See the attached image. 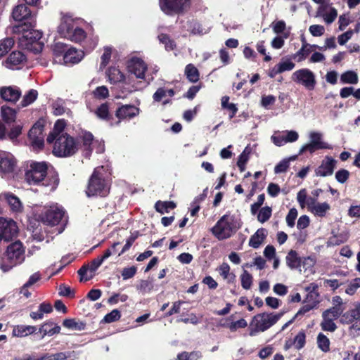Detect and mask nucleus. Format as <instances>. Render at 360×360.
I'll use <instances>...</instances> for the list:
<instances>
[{
    "instance_id": "f257e3e1",
    "label": "nucleus",
    "mask_w": 360,
    "mask_h": 360,
    "mask_svg": "<svg viewBox=\"0 0 360 360\" xmlns=\"http://www.w3.org/2000/svg\"><path fill=\"white\" fill-rule=\"evenodd\" d=\"M9 30L13 34L20 36L18 39L25 49L35 53L42 51L44 47V43L41 41L42 32L34 29L32 24H15L10 27Z\"/></svg>"
},
{
    "instance_id": "f03ea898",
    "label": "nucleus",
    "mask_w": 360,
    "mask_h": 360,
    "mask_svg": "<svg viewBox=\"0 0 360 360\" xmlns=\"http://www.w3.org/2000/svg\"><path fill=\"white\" fill-rule=\"evenodd\" d=\"M48 164L46 162L28 161L25 170V178L26 181L30 185H37L42 183L43 186H50L51 190H54L58 184V179L52 176L49 179V182L44 181L47 175Z\"/></svg>"
},
{
    "instance_id": "7ed1b4c3",
    "label": "nucleus",
    "mask_w": 360,
    "mask_h": 360,
    "mask_svg": "<svg viewBox=\"0 0 360 360\" xmlns=\"http://www.w3.org/2000/svg\"><path fill=\"white\" fill-rule=\"evenodd\" d=\"M25 248L20 241L9 245L6 252L0 259V269L4 272L10 271L13 266L25 260Z\"/></svg>"
},
{
    "instance_id": "20e7f679",
    "label": "nucleus",
    "mask_w": 360,
    "mask_h": 360,
    "mask_svg": "<svg viewBox=\"0 0 360 360\" xmlns=\"http://www.w3.org/2000/svg\"><path fill=\"white\" fill-rule=\"evenodd\" d=\"M107 172L105 168H96L89 181L86 194L88 196H105L109 192V187L105 181Z\"/></svg>"
},
{
    "instance_id": "39448f33",
    "label": "nucleus",
    "mask_w": 360,
    "mask_h": 360,
    "mask_svg": "<svg viewBox=\"0 0 360 360\" xmlns=\"http://www.w3.org/2000/svg\"><path fill=\"white\" fill-rule=\"evenodd\" d=\"M240 224L235 217L224 214L211 229L212 234L219 240L230 238L238 229Z\"/></svg>"
},
{
    "instance_id": "423d86ee",
    "label": "nucleus",
    "mask_w": 360,
    "mask_h": 360,
    "mask_svg": "<svg viewBox=\"0 0 360 360\" xmlns=\"http://www.w3.org/2000/svg\"><path fill=\"white\" fill-rule=\"evenodd\" d=\"M283 313H261L255 315L250 323V335L255 336L259 332H264L282 317Z\"/></svg>"
},
{
    "instance_id": "0eeeda50",
    "label": "nucleus",
    "mask_w": 360,
    "mask_h": 360,
    "mask_svg": "<svg viewBox=\"0 0 360 360\" xmlns=\"http://www.w3.org/2000/svg\"><path fill=\"white\" fill-rule=\"evenodd\" d=\"M53 153L58 157L71 156L77 150L75 139L68 134H62L54 141Z\"/></svg>"
},
{
    "instance_id": "6e6552de",
    "label": "nucleus",
    "mask_w": 360,
    "mask_h": 360,
    "mask_svg": "<svg viewBox=\"0 0 360 360\" xmlns=\"http://www.w3.org/2000/svg\"><path fill=\"white\" fill-rule=\"evenodd\" d=\"M39 218L44 224L51 226H56L60 222H62L63 224L67 222L64 209L58 205H52L46 207Z\"/></svg>"
},
{
    "instance_id": "1a4fd4ad",
    "label": "nucleus",
    "mask_w": 360,
    "mask_h": 360,
    "mask_svg": "<svg viewBox=\"0 0 360 360\" xmlns=\"http://www.w3.org/2000/svg\"><path fill=\"white\" fill-rule=\"evenodd\" d=\"M310 142L301 147L299 155L309 151L310 153H314L320 149H333V146L323 141V134L321 132L312 131L309 133Z\"/></svg>"
},
{
    "instance_id": "9d476101",
    "label": "nucleus",
    "mask_w": 360,
    "mask_h": 360,
    "mask_svg": "<svg viewBox=\"0 0 360 360\" xmlns=\"http://www.w3.org/2000/svg\"><path fill=\"white\" fill-rule=\"evenodd\" d=\"M58 30L61 37L76 43H81L87 37L86 32L75 24H60Z\"/></svg>"
},
{
    "instance_id": "9b49d317",
    "label": "nucleus",
    "mask_w": 360,
    "mask_h": 360,
    "mask_svg": "<svg viewBox=\"0 0 360 360\" xmlns=\"http://www.w3.org/2000/svg\"><path fill=\"white\" fill-rule=\"evenodd\" d=\"M291 78L296 84L303 86L309 91L314 89L316 84L315 74L308 68L295 71Z\"/></svg>"
},
{
    "instance_id": "f8f14e48",
    "label": "nucleus",
    "mask_w": 360,
    "mask_h": 360,
    "mask_svg": "<svg viewBox=\"0 0 360 360\" xmlns=\"http://www.w3.org/2000/svg\"><path fill=\"white\" fill-rule=\"evenodd\" d=\"M190 0H160L161 10L167 15H175L189 6Z\"/></svg>"
},
{
    "instance_id": "ddd939ff",
    "label": "nucleus",
    "mask_w": 360,
    "mask_h": 360,
    "mask_svg": "<svg viewBox=\"0 0 360 360\" xmlns=\"http://www.w3.org/2000/svg\"><path fill=\"white\" fill-rule=\"evenodd\" d=\"M82 141L83 146L85 150V155L89 157L92 150L96 148L97 153H101L104 151V143L103 141H94L92 134L88 131H82L79 135Z\"/></svg>"
},
{
    "instance_id": "4468645a",
    "label": "nucleus",
    "mask_w": 360,
    "mask_h": 360,
    "mask_svg": "<svg viewBox=\"0 0 360 360\" xmlns=\"http://www.w3.org/2000/svg\"><path fill=\"white\" fill-rule=\"evenodd\" d=\"M16 223L12 219L0 217V241H9L18 233Z\"/></svg>"
},
{
    "instance_id": "2eb2a0df",
    "label": "nucleus",
    "mask_w": 360,
    "mask_h": 360,
    "mask_svg": "<svg viewBox=\"0 0 360 360\" xmlns=\"http://www.w3.org/2000/svg\"><path fill=\"white\" fill-rule=\"evenodd\" d=\"M299 134L294 130H285L276 131L271 137L272 142L276 146H282L288 143H292L297 141Z\"/></svg>"
},
{
    "instance_id": "dca6fc26",
    "label": "nucleus",
    "mask_w": 360,
    "mask_h": 360,
    "mask_svg": "<svg viewBox=\"0 0 360 360\" xmlns=\"http://www.w3.org/2000/svg\"><path fill=\"white\" fill-rule=\"evenodd\" d=\"M338 161L331 156H326L314 172L316 176L326 177L333 175Z\"/></svg>"
},
{
    "instance_id": "f3484780",
    "label": "nucleus",
    "mask_w": 360,
    "mask_h": 360,
    "mask_svg": "<svg viewBox=\"0 0 360 360\" xmlns=\"http://www.w3.org/2000/svg\"><path fill=\"white\" fill-rule=\"evenodd\" d=\"M102 263L103 262L101 260L100 257H98L87 265L82 266L78 270V274L80 276V281H87L91 279L94 276L95 271L102 264Z\"/></svg>"
},
{
    "instance_id": "a211bd4d",
    "label": "nucleus",
    "mask_w": 360,
    "mask_h": 360,
    "mask_svg": "<svg viewBox=\"0 0 360 360\" xmlns=\"http://www.w3.org/2000/svg\"><path fill=\"white\" fill-rule=\"evenodd\" d=\"M11 16L16 22L34 20V14L32 13L30 8L25 4H19L13 8Z\"/></svg>"
},
{
    "instance_id": "6ab92c4d",
    "label": "nucleus",
    "mask_w": 360,
    "mask_h": 360,
    "mask_svg": "<svg viewBox=\"0 0 360 360\" xmlns=\"http://www.w3.org/2000/svg\"><path fill=\"white\" fill-rule=\"evenodd\" d=\"M28 137L34 150H39L44 146L43 127L34 124L30 130Z\"/></svg>"
},
{
    "instance_id": "aec40b11",
    "label": "nucleus",
    "mask_w": 360,
    "mask_h": 360,
    "mask_svg": "<svg viewBox=\"0 0 360 360\" xmlns=\"http://www.w3.org/2000/svg\"><path fill=\"white\" fill-rule=\"evenodd\" d=\"M332 307L325 310L323 314L330 316L332 319H338L345 309V305L341 297L336 295L332 297L331 300Z\"/></svg>"
},
{
    "instance_id": "412c9836",
    "label": "nucleus",
    "mask_w": 360,
    "mask_h": 360,
    "mask_svg": "<svg viewBox=\"0 0 360 360\" xmlns=\"http://www.w3.org/2000/svg\"><path fill=\"white\" fill-rule=\"evenodd\" d=\"M127 69L130 73L134 74L137 78L144 79L147 66L141 59L132 58L127 62Z\"/></svg>"
},
{
    "instance_id": "4be33fe9",
    "label": "nucleus",
    "mask_w": 360,
    "mask_h": 360,
    "mask_svg": "<svg viewBox=\"0 0 360 360\" xmlns=\"http://www.w3.org/2000/svg\"><path fill=\"white\" fill-rule=\"evenodd\" d=\"M84 56V53L83 51L70 48L65 52L63 58L58 59V63L71 65L79 63Z\"/></svg>"
},
{
    "instance_id": "5701e85b",
    "label": "nucleus",
    "mask_w": 360,
    "mask_h": 360,
    "mask_svg": "<svg viewBox=\"0 0 360 360\" xmlns=\"http://www.w3.org/2000/svg\"><path fill=\"white\" fill-rule=\"evenodd\" d=\"M337 10L330 4L328 3L319 4L316 16L321 17L325 22H333L337 18Z\"/></svg>"
},
{
    "instance_id": "b1692460",
    "label": "nucleus",
    "mask_w": 360,
    "mask_h": 360,
    "mask_svg": "<svg viewBox=\"0 0 360 360\" xmlns=\"http://www.w3.org/2000/svg\"><path fill=\"white\" fill-rule=\"evenodd\" d=\"M16 161L13 155L10 153H0V172L2 174H11L14 171Z\"/></svg>"
},
{
    "instance_id": "393cba45",
    "label": "nucleus",
    "mask_w": 360,
    "mask_h": 360,
    "mask_svg": "<svg viewBox=\"0 0 360 360\" xmlns=\"http://www.w3.org/2000/svg\"><path fill=\"white\" fill-rule=\"evenodd\" d=\"M140 109L133 105H123L116 111V117L119 120H130L139 114Z\"/></svg>"
},
{
    "instance_id": "a878e982",
    "label": "nucleus",
    "mask_w": 360,
    "mask_h": 360,
    "mask_svg": "<svg viewBox=\"0 0 360 360\" xmlns=\"http://www.w3.org/2000/svg\"><path fill=\"white\" fill-rule=\"evenodd\" d=\"M20 95L21 92L16 86H4L0 89V96L6 101L15 103Z\"/></svg>"
},
{
    "instance_id": "bb28decb",
    "label": "nucleus",
    "mask_w": 360,
    "mask_h": 360,
    "mask_svg": "<svg viewBox=\"0 0 360 360\" xmlns=\"http://www.w3.org/2000/svg\"><path fill=\"white\" fill-rule=\"evenodd\" d=\"M25 60V56L20 51L12 52L6 61V66L10 69H18Z\"/></svg>"
},
{
    "instance_id": "cd10ccee",
    "label": "nucleus",
    "mask_w": 360,
    "mask_h": 360,
    "mask_svg": "<svg viewBox=\"0 0 360 360\" xmlns=\"http://www.w3.org/2000/svg\"><path fill=\"white\" fill-rule=\"evenodd\" d=\"M37 328L33 326L17 325L14 326L12 330V335L18 338H24L34 333Z\"/></svg>"
},
{
    "instance_id": "c85d7f7f",
    "label": "nucleus",
    "mask_w": 360,
    "mask_h": 360,
    "mask_svg": "<svg viewBox=\"0 0 360 360\" xmlns=\"http://www.w3.org/2000/svg\"><path fill=\"white\" fill-rule=\"evenodd\" d=\"M65 127V122L64 120H58L54 124L52 131L48 136L47 142L51 143L62 134H65L63 131Z\"/></svg>"
},
{
    "instance_id": "c756f323",
    "label": "nucleus",
    "mask_w": 360,
    "mask_h": 360,
    "mask_svg": "<svg viewBox=\"0 0 360 360\" xmlns=\"http://www.w3.org/2000/svg\"><path fill=\"white\" fill-rule=\"evenodd\" d=\"M39 331L42 333V338L46 335L52 336L58 334L60 331V327L58 325H54L52 321H46L41 325Z\"/></svg>"
},
{
    "instance_id": "7c9ffc66",
    "label": "nucleus",
    "mask_w": 360,
    "mask_h": 360,
    "mask_svg": "<svg viewBox=\"0 0 360 360\" xmlns=\"http://www.w3.org/2000/svg\"><path fill=\"white\" fill-rule=\"evenodd\" d=\"M267 234L265 229H259L254 235H252L249 241V245L253 248H258L263 243Z\"/></svg>"
},
{
    "instance_id": "2f4dec72",
    "label": "nucleus",
    "mask_w": 360,
    "mask_h": 360,
    "mask_svg": "<svg viewBox=\"0 0 360 360\" xmlns=\"http://www.w3.org/2000/svg\"><path fill=\"white\" fill-rule=\"evenodd\" d=\"M231 268L227 263H223L218 269L220 276L226 280L229 283H233L236 281V275L234 273L231 272Z\"/></svg>"
},
{
    "instance_id": "473e14b6",
    "label": "nucleus",
    "mask_w": 360,
    "mask_h": 360,
    "mask_svg": "<svg viewBox=\"0 0 360 360\" xmlns=\"http://www.w3.org/2000/svg\"><path fill=\"white\" fill-rule=\"evenodd\" d=\"M330 210V205L326 202H318L316 206H314L311 210V213H312L314 216L319 217H324L326 216L327 213Z\"/></svg>"
},
{
    "instance_id": "72a5a7b5",
    "label": "nucleus",
    "mask_w": 360,
    "mask_h": 360,
    "mask_svg": "<svg viewBox=\"0 0 360 360\" xmlns=\"http://www.w3.org/2000/svg\"><path fill=\"white\" fill-rule=\"evenodd\" d=\"M314 45H310L306 41H303L302 48L294 55V58L298 62L303 61L311 53Z\"/></svg>"
},
{
    "instance_id": "f704fd0d",
    "label": "nucleus",
    "mask_w": 360,
    "mask_h": 360,
    "mask_svg": "<svg viewBox=\"0 0 360 360\" xmlns=\"http://www.w3.org/2000/svg\"><path fill=\"white\" fill-rule=\"evenodd\" d=\"M108 77L111 83L116 84L124 79V74L117 68H110L108 71Z\"/></svg>"
},
{
    "instance_id": "c9c22d12",
    "label": "nucleus",
    "mask_w": 360,
    "mask_h": 360,
    "mask_svg": "<svg viewBox=\"0 0 360 360\" xmlns=\"http://www.w3.org/2000/svg\"><path fill=\"white\" fill-rule=\"evenodd\" d=\"M297 158V155H292L280 161L274 167V173L281 174L286 172L290 166V162L295 160Z\"/></svg>"
},
{
    "instance_id": "e433bc0d",
    "label": "nucleus",
    "mask_w": 360,
    "mask_h": 360,
    "mask_svg": "<svg viewBox=\"0 0 360 360\" xmlns=\"http://www.w3.org/2000/svg\"><path fill=\"white\" fill-rule=\"evenodd\" d=\"M323 321L321 323V326L323 330L333 332L336 330L337 326L334 321L336 319H332L330 316L322 314Z\"/></svg>"
},
{
    "instance_id": "4c0bfd02",
    "label": "nucleus",
    "mask_w": 360,
    "mask_h": 360,
    "mask_svg": "<svg viewBox=\"0 0 360 360\" xmlns=\"http://www.w3.org/2000/svg\"><path fill=\"white\" fill-rule=\"evenodd\" d=\"M185 75L191 82H197L200 78L199 71L193 64H188L186 66Z\"/></svg>"
},
{
    "instance_id": "58836bf2",
    "label": "nucleus",
    "mask_w": 360,
    "mask_h": 360,
    "mask_svg": "<svg viewBox=\"0 0 360 360\" xmlns=\"http://www.w3.org/2000/svg\"><path fill=\"white\" fill-rule=\"evenodd\" d=\"M6 200L13 211L18 212L22 209V206L20 200L13 194H5Z\"/></svg>"
},
{
    "instance_id": "ea45409f",
    "label": "nucleus",
    "mask_w": 360,
    "mask_h": 360,
    "mask_svg": "<svg viewBox=\"0 0 360 360\" xmlns=\"http://www.w3.org/2000/svg\"><path fill=\"white\" fill-rule=\"evenodd\" d=\"M286 264L290 269H296L300 266V258L295 250H290L286 256Z\"/></svg>"
},
{
    "instance_id": "a19ab883",
    "label": "nucleus",
    "mask_w": 360,
    "mask_h": 360,
    "mask_svg": "<svg viewBox=\"0 0 360 360\" xmlns=\"http://www.w3.org/2000/svg\"><path fill=\"white\" fill-rule=\"evenodd\" d=\"M340 81L342 84H356L358 83L359 78L355 72L349 70L341 75Z\"/></svg>"
},
{
    "instance_id": "79ce46f5",
    "label": "nucleus",
    "mask_w": 360,
    "mask_h": 360,
    "mask_svg": "<svg viewBox=\"0 0 360 360\" xmlns=\"http://www.w3.org/2000/svg\"><path fill=\"white\" fill-rule=\"evenodd\" d=\"M176 207V204L172 201H158L155 205V208L157 212L164 214L167 213L169 210H173Z\"/></svg>"
},
{
    "instance_id": "37998d69",
    "label": "nucleus",
    "mask_w": 360,
    "mask_h": 360,
    "mask_svg": "<svg viewBox=\"0 0 360 360\" xmlns=\"http://www.w3.org/2000/svg\"><path fill=\"white\" fill-rule=\"evenodd\" d=\"M174 95V91L172 89L158 88L153 96V98L155 102H160L166 96L172 97Z\"/></svg>"
},
{
    "instance_id": "c03bdc74",
    "label": "nucleus",
    "mask_w": 360,
    "mask_h": 360,
    "mask_svg": "<svg viewBox=\"0 0 360 360\" xmlns=\"http://www.w3.org/2000/svg\"><path fill=\"white\" fill-rule=\"evenodd\" d=\"M1 113L3 120L9 123L15 121L16 117L15 111L10 107L4 105L1 108Z\"/></svg>"
},
{
    "instance_id": "a18cd8bd",
    "label": "nucleus",
    "mask_w": 360,
    "mask_h": 360,
    "mask_svg": "<svg viewBox=\"0 0 360 360\" xmlns=\"http://www.w3.org/2000/svg\"><path fill=\"white\" fill-rule=\"evenodd\" d=\"M188 29L194 35H202L207 33L210 29L209 27L202 26V24H188Z\"/></svg>"
},
{
    "instance_id": "49530a36",
    "label": "nucleus",
    "mask_w": 360,
    "mask_h": 360,
    "mask_svg": "<svg viewBox=\"0 0 360 360\" xmlns=\"http://www.w3.org/2000/svg\"><path fill=\"white\" fill-rule=\"evenodd\" d=\"M318 347L323 352H328L330 350V340L323 333H319L317 336Z\"/></svg>"
},
{
    "instance_id": "de8ad7c7",
    "label": "nucleus",
    "mask_w": 360,
    "mask_h": 360,
    "mask_svg": "<svg viewBox=\"0 0 360 360\" xmlns=\"http://www.w3.org/2000/svg\"><path fill=\"white\" fill-rule=\"evenodd\" d=\"M229 96H223L221 98V107L230 111L231 113L229 115V118L232 119L236 115L238 111V108L234 103H229Z\"/></svg>"
},
{
    "instance_id": "09e8293b",
    "label": "nucleus",
    "mask_w": 360,
    "mask_h": 360,
    "mask_svg": "<svg viewBox=\"0 0 360 360\" xmlns=\"http://www.w3.org/2000/svg\"><path fill=\"white\" fill-rule=\"evenodd\" d=\"M64 327L77 330H82L85 328V324L83 322L76 321L75 319H65L63 322Z\"/></svg>"
},
{
    "instance_id": "8fccbe9b",
    "label": "nucleus",
    "mask_w": 360,
    "mask_h": 360,
    "mask_svg": "<svg viewBox=\"0 0 360 360\" xmlns=\"http://www.w3.org/2000/svg\"><path fill=\"white\" fill-rule=\"evenodd\" d=\"M38 93L35 89L29 90L23 96L21 105L22 107L27 106L32 103L37 98Z\"/></svg>"
},
{
    "instance_id": "3c124183",
    "label": "nucleus",
    "mask_w": 360,
    "mask_h": 360,
    "mask_svg": "<svg viewBox=\"0 0 360 360\" xmlns=\"http://www.w3.org/2000/svg\"><path fill=\"white\" fill-rule=\"evenodd\" d=\"M252 276L247 270L244 269L242 274L240 275L242 288L245 290L250 289L252 285Z\"/></svg>"
},
{
    "instance_id": "603ef678",
    "label": "nucleus",
    "mask_w": 360,
    "mask_h": 360,
    "mask_svg": "<svg viewBox=\"0 0 360 360\" xmlns=\"http://www.w3.org/2000/svg\"><path fill=\"white\" fill-rule=\"evenodd\" d=\"M14 41L12 38H6L0 42V58L5 56L12 48Z\"/></svg>"
},
{
    "instance_id": "864d4df0",
    "label": "nucleus",
    "mask_w": 360,
    "mask_h": 360,
    "mask_svg": "<svg viewBox=\"0 0 360 360\" xmlns=\"http://www.w3.org/2000/svg\"><path fill=\"white\" fill-rule=\"evenodd\" d=\"M66 46L61 42H56L53 46V51L55 56V60L58 62L60 56H63L65 51H67Z\"/></svg>"
},
{
    "instance_id": "5fc2aeb1",
    "label": "nucleus",
    "mask_w": 360,
    "mask_h": 360,
    "mask_svg": "<svg viewBox=\"0 0 360 360\" xmlns=\"http://www.w3.org/2000/svg\"><path fill=\"white\" fill-rule=\"evenodd\" d=\"M272 210L270 207H262L258 212L257 219L261 223H264L269 219L271 216Z\"/></svg>"
},
{
    "instance_id": "6e6d98bb",
    "label": "nucleus",
    "mask_w": 360,
    "mask_h": 360,
    "mask_svg": "<svg viewBox=\"0 0 360 360\" xmlns=\"http://www.w3.org/2000/svg\"><path fill=\"white\" fill-rule=\"evenodd\" d=\"M158 39L160 42L165 45V48L167 51H172L173 50L176 45L170 38L165 34H160L158 35Z\"/></svg>"
},
{
    "instance_id": "4d7b16f0",
    "label": "nucleus",
    "mask_w": 360,
    "mask_h": 360,
    "mask_svg": "<svg viewBox=\"0 0 360 360\" xmlns=\"http://www.w3.org/2000/svg\"><path fill=\"white\" fill-rule=\"evenodd\" d=\"M227 327L231 332H235L239 328H244L248 326L247 321L244 319H240L238 321L231 322L226 325H223Z\"/></svg>"
},
{
    "instance_id": "13d9d810",
    "label": "nucleus",
    "mask_w": 360,
    "mask_h": 360,
    "mask_svg": "<svg viewBox=\"0 0 360 360\" xmlns=\"http://www.w3.org/2000/svg\"><path fill=\"white\" fill-rule=\"evenodd\" d=\"M103 51L104 52L101 58V68H105V66L109 63L111 58L112 48L110 46H105Z\"/></svg>"
},
{
    "instance_id": "bf43d9fd",
    "label": "nucleus",
    "mask_w": 360,
    "mask_h": 360,
    "mask_svg": "<svg viewBox=\"0 0 360 360\" xmlns=\"http://www.w3.org/2000/svg\"><path fill=\"white\" fill-rule=\"evenodd\" d=\"M121 317L120 311L118 309H113L111 312L107 314L103 319V323H110L119 320Z\"/></svg>"
},
{
    "instance_id": "052dcab7",
    "label": "nucleus",
    "mask_w": 360,
    "mask_h": 360,
    "mask_svg": "<svg viewBox=\"0 0 360 360\" xmlns=\"http://www.w3.org/2000/svg\"><path fill=\"white\" fill-rule=\"evenodd\" d=\"M273 30L278 34L277 36L288 38L290 34V30L286 28L285 24H274L273 26Z\"/></svg>"
},
{
    "instance_id": "680f3d73",
    "label": "nucleus",
    "mask_w": 360,
    "mask_h": 360,
    "mask_svg": "<svg viewBox=\"0 0 360 360\" xmlns=\"http://www.w3.org/2000/svg\"><path fill=\"white\" fill-rule=\"evenodd\" d=\"M360 288V278H356L351 281L345 290V292L349 295H353L356 290Z\"/></svg>"
},
{
    "instance_id": "e2e57ef3",
    "label": "nucleus",
    "mask_w": 360,
    "mask_h": 360,
    "mask_svg": "<svg viewBox=\"0 0 360 360\" xmlns=\"http://www.w3.org/2000/svg\"><path fill=\"white\" fill-rule=\"evenodd\" d=\"M96 115L102 120H108L109 117V108L107 103H103L96 110Z\"/></svg>"
},
{
    "instance_id": "0e129e2a",
    "label": "nucleus",
    "mask_w": 360,
    "mask_h": 360,
    "mask_svg": "<svg viewBox=\"0 0 360 360\" xmlns=\"http://www.w3.org/2000/svg\"><path fill=\"white\" fill-rule=\"evenodd\" d=\"M94 96L98 99H104L109 95V91L105 86H98L93 92Z\"/></svg>"
},
{
    "instance_id": "69168bd1",
    "label": "nucleus",
    "mask_w": 360,
    "mask_h": 360,
    "mask_svg": "<svg viewBox=\"0 0 360 360\" xmlns=\"http://www.w3.org/2000/svg\"><path fill=\"white\" fill-rule=\"evenodd\" d=\"M298 212L295 208H291L285 218L286 223L288 226L293 227L295 224V219L297 217Z\"/></svg>"
},
{
    "instance_id": "338daca9",
    "label": "nucleus",
    "mask_w": 360,
    "mask_h": 360,
    "mask_svg": "<svg viewBox=\"0 0 360 360\" xmlns=\"http://www.w3.org/2000/svg\"><path fill=\"white\" fill-rule=\"evenodd\" d=\"M349 176V172L345 169H341L335 173V179L340 184L345 183Z\"/></svg>"
},
{
    "instance_id": "774afa93",
    "label": "nucleus",
    "mask_w": 360,
    "mask_h": 360,
    "mask_svg": "<svg viewBox=\"0 0 360 360\" xmlns=\"http://www.w3.org/2000/svg\"><path fill=\"white\" fill-rule=\"evenodd\" d=\"M308 195L305 188L301 189L297 194V200L301 208L304 209L306 207V202Z\"/></svg>"
}]
</instances>
